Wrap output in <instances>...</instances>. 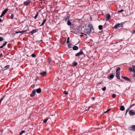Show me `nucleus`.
Masks as SVG:
<instances>
[{"label": "nucleus", "instance_id": "nucleus-1", "mask_svg": "<svg viewBox=\"0 0 135 135\" xmlns=\"http://www.w3.org/2000/svg\"><path fill=\"white\" fill-rule=\"evenodd\" d=\"M120 70V68H118L116 70V77L118 79H120V71H119Z\"/></svg>", "mask_w": 135, "mask_h": 135}, {"label": "nucleus", "instance_id": "nucleus-2", "mask_svg": "<svg viewBox=\"0 0 135 135\" xmlns=\"http://www.w3.org/2000/svg\"><path fill=\"white\" fill-rule=\"evenodd\" d=\"M91 31L90 29L88 28L87 29H85L84 31V33H83V34L86 35H89L90 33V32Z\"/></svg>", "mask_w": 135, "mask_h": 135}, {"label": "nucleus", "instance_id": "nucleus-3", "mask_svg": "<svg viewBox=\"0 0 135 135\" xmlns=\"http://www.w3.org/2000/svg\"><path fill=\"white\" fill-rule=\"evenodd\" d=\"M123 23L122 22L121 23H118L117 24L115 25L114 26V28L115 29L117 28L118 27H123Z\"/></svg>", "mask_w": 135, "mask_h": 135}, {"label": "nucleus", "instance_id": "nucleus-4", "mask_svg": "<svg viewBox=\"0 0 135 135\" xmlns=\"http://www.w3.org/2000/svg\"><path fill=\"white\" fill-rule=\"evenodd\" d=\"M31 2V0H27L26 1L24 2L23 3L25 6H27L30 4Z\"/></svg>", "mask_w": 135, "mask_h": 135}, {"label": "nucleus", "instance_id": "nucleus-5", "mask_svg": "<svg viewBox=\"0 0 135 135\" xmlns=\"http://www.w3.org/2000/svg\"><path fill=\"white\" fill-rule=\"evenodd\" d=\"M128 129L130 131H135V125H132L128 127Z\"/></svg>", "mask_w": 135, "mask_h": 135}, {"label": "nucleus", "instance_id": "nucleus-6", "mask_svg": "<svg viewBox=\"0 0 135 135\" xmlns=\"http://www.w3.org/2000/svg\"><path fill=\"white\" fill-rule=\"evenodd\" d=\"M83 54L84 53L83 51L82 50H81L79 52H78L75 54V56H79Z\"/></svg>", "mask_w": 135, "mask_h": 135}, {"label": "nucleus", "instance_id": "nucleus-7", "mask_svg": "<svg viewBox=\"0 0 135 135\" xmlns=\"http://www.w3.org/2000/svg\"><path fill=\"white\" fill-rule=\"evenodd\" d=\"M122 78H123V79H125L127 81H129L130 82H131V79H130L129 78H128L127 77L122 76Z\"/></svg>", "mask_w": 135, "mask_h": 135}, {"label": "nucleus", "instance_id": "nucleus-8", "mask_svg": "<svg viewBox=\"0 0 135 135\" xmlns=\"http://www.w3.org/2000/svg\"><path fill=\"white\" fill-rule=\"evenodd\" d=\"M36 92V89H34L32 91L31 93L30 94V96L32 97L35 96Z\"/></svg>", "mask_w": 135, "mask_h": 135}, {"label": "nucleus", "instance_id": "nucleus-9", "mask_svg": "<svg viewBox=\"0 0 135 135\" xmlns=\"http://www.w3.org/2000/svg\"><path fill=\"white\" fill-rule=\"evenodd\" d=\"M111 18L110 15L109 14H108L106 15V21H108Z\"/></svg>", "mask_w": 135, "mask_h": 135}, {"label": "nucleus", "instance_id": "nucleus-10", "mask_svg": "<svg viewBox=\"0 0 135 135\" xmlns=\"http://www.w3.org/2000/svg\"><path fill=\"white\" fill-rule=\"evenodd\" d=\"M129 113L130 115H133L135 114V112H133L132 111L129 110Z\"/></svg>", "mask_w": 135, "mask_h": 135}, {"label": "nucleus", "instance_id": "nucleus-11", "mask_svg": "<svg viewBox=\"0 0 135 135\" xmlns=\"http://www.w3.org/2000/svg\"><path fill=\"white\" fill-rule=\"evenodd\" d=\"M41 90L40 88H38L36 90V91L38 93H40L41 92Z\"/></svg>", "mask_w": 135, "mask_h": 135}, {"label": "nucleus", "instance_id": "nucleus-12", "mask_svg": "<svg viewBox=\"0 0 135 135\" xmlns=\"http://www.w3.org/2000/svg\"><path fill=\"white\" fill-rule=\"evenodd\" d=\"M8 9V8L5 9L2 12V13L4 15H5L6 13L7 12Z\"/></svg>", "mask_w": 135, "mask_h": 135}, {"label": "nucleus", "instance_id": "nucleus-13", "mask_svg": "<svg viewBox=\"0 0 135 135\" xmlns=\"http://www.w3.org/2000/svg\"><path fill=\"white\" fill-rule=\"evenodd\" d=\"M37 30L36 29H34L32 31L30 32V33H32V34H33V33H36Z\"/></svg>", "mask_w": 135, "mask_h": 135}, {"label": "nucleus", "instance_id": "nucleus-14", "mask_svg": "<svg viewBox=\"0 0 135 135\" xmlns=\"http://www.w3.org/2000/svg\"><path fill=\"white\" fill-rule=\"evenodd\" d=\"M78 49V46H74L73 47V49L74 50H77Z\"/></svg>", "mask_w": 135, "mask_h": 135}, {"label": "nucleus", "instance_id": "nucleus-15", "mask_svg": "<svg viewBox=\"0 0 135 135\" xmlns=\"http://www.w3.org/2000/svg\"><path fill=\"white\" fill-rule=\"evenodd\" d=\"M88 27H89V28H88L89 29H90L91 30H91L93 29V26L91 24H89L88 26Z\"/></svg>", "mask_w": 135, "mask_h": 135}, {"label": "nucleus", "instance_id": "nucleus-16", "mask_svg": "<svg viewBox=\"0 0 135 135\" xmlns=\"http://www.w3.org/2000/svg\"><path fill=\"white\" fill-rule=\"evenodd\" d=\"M46 72H44L40 73V74L41 75L43 76H45L46 75Z\"/></svg>", "mask_w": 135, "mask_h": 135}, {"label": "nucleus", "instance_id": "nucleus-17", "mask_svg": "<svg viewBox=\"0 0 135 135\" xmlns=\"http://www.w3.org/2000/svg\"><path fill=\"white\" fill-rule=\"evenodd\" d=\"M27 31V30H25V31H17V32H16V33H23Z\"/></svg>", "mask_w": 135, "mask_h": 135}, {"label": "nucleus", "instance_id": "nucleus-18", "mask_svg": "<svg viewBox=\"0 0 135 135\" xmlns=\"http://www.w3.org/2000/svg\"><path fill=\"white\" fill-rule=\"evenodd\" d=\"M120 109L121 110L123 111L125 109V108L122 105L120 108Z\"/></svg>", "mask_w": 135, "mask_h": 135}, {"label": "nucleus", "instance_id": "nucleus-19", "mask_svg": "<svg viewBox=\"0 0 135 135\" xmlns=\"http://www.w3.org/2000/svg\"><path fill=\"white\" fill-rule=\"evenodd\" d=\"M46 19H44V21H43V22H42L40 26H43L44 25V23H45L46 22Z\"/></svg>", "mask_w": 135, "mask_h": 135}, {"label": "nucleus", "instance_id": "nucleus-20", "mask_svg": "<svg viewBox=\"0 0 135 135\" xmlns=\"http://www.w3.org/2000/svg\"><path fill=\"white\" fill-rule=\"evenodd\" d=\"M46 19H44V21H43V22H42L40 26H43L44 25V23H45L46 22Z\"/></svg>", "mask_w": 135, "mask_h": 135}, {"label": "nucleus", "instance_id": "nucleus-21", "mask_svg": "<svg viewBox=\"0 0 135 135\" xmlns=\"http://www.w3.org/2000/svg\"><path fill=\"white\" fill-rule=\"evenodd\" d=\"M9 65H8L7 66H6L4 67V68H5L4 69L5 70H6L7 69H9Z\"/></svg>", "mask_w": 135, "mask_h": 135}, {"label": "nucleus", "instance_id": "nucleus-22", "mask_svg": "<svg viewBox=\"0 0 135 135\" xmlns=\"http://www.w3.org/2000/svg\"><path fill=\"white\" fill-rule=\"evenodd\" d=\"M67 24L69 26H70L71 25V23L69 20H68V21Z\"/></svg>", "mask_w": 135, "mask_h": 135}, {"label": "nucleus", "instance_id": "nucleus-23", "mask_svg": "<svg viewBox=\"0 0 135 135\" xmlns=\"http://www.w3.org/2000/svg\"><path fill=\"white\" fill-rule=\"evenodd\" d=\"M114 77V75L113 74H111L109 76V78L110 79H113Z\"/></svg>", "mask_w": 135, "mask_h": 135}, {"label": "nucleus", "instance_id": "nucleus-24", "mask_svg": "<svg viewBox=\"0 0 135 135\" xmlns=\"http://www.w3.org/2000/svg\"><path fill=\"white\" fill-rule=\"evenodd\" d=\"M103 26L102 25H100L98 26V28L99 30H101L102 29Z\"/></svg>", "mask_w": 135, "mask_h": 135}, {"label": "nucleus", "instance_id": "nucleus-25", "mask_svg": "<svg viewBox=\"0 0 135 135\" xmlns=\"http://www.w3.org/2000/svg\"><path fill=\"white\" fill-rule=\"evenodd\" d=\"M129 70L130 72H133V70L132 68L129 67Z\"/></svg>", "mask_w": 135, "mask_h": 135}, {"label": "nucleus", "instance_id": "nucleus-26", "mask_svg": "<svg viewBox=\"0 0 135 135\" xmlns=\"http://www.w3.org/2000/svg\"><path fill=\"white\" fill-rule=\"evenodd\" d=\"M78 64V63L76 62H74L73 64V65L74 66H76Z\"/></svg>", "mask_w": 135, "mask_h": 135}, {"label": "nucleus", "instance_id": "nucleus-27", "mask_svg": "<svg viewBox=\"0 0 135 135\" xmlns=\"http://www.w3.org/2000/svg\"><path fill=\"white\" fill-rule=\"evenodd\" d=\"M38 12H37L35 16L34 17L35 19H36L37 18V17L38 16Z\"/></svg>", "mask_w": 135, "mask_h": 135}, {"label": "nucleus", "instance_id": "nucleus-28", "mask_svg": "<svg viewBox=\"0 0 135 135\" xmlns=\"http://www.w3.org/2000/svg\"><path fill=\"white\" fill-rule=\"evenodd\" d=\"M14 17V15L13 14H11V16H10V18L12 20L13 18Z\"/></svg>", "mask_w": 135, "mask_h": 135}, {"label": "nucleus", "instance_id": "nucleus-29", "mask_svg": "<svg viewBox=\"0 0 135 135\" xmlns=\"http://www.w3.org/2000/svg\"><path fill=\"white\" fill-rule=\"evenodd\" d=\"M25 132V131L24 130L22 131L20 133V135H22V134L24 133Z\"/></svg>", "mask_w": 135, "mask_h": 135}, {"label": "nucleus", "instance_id": "nucleus-30", "mask_svg": "<svg viewBox=\"0 0 135 135\" xmlns=\"http://www.w3.org/2000/svg\"><path fill=\"white\" fill-rule=\"evenodd\" d=\"M70 16L68 15L67 17V18L65 19L66 21H67V20H68L69 18H70Z\"/></svg>", "mask_w": 135, "mask_h": 135}, {"label": "nucleus", "instance_id": "nucleus-31", "mask_svg": "<svg viewBox=\"0 0 135 135\" xmlns=\"http://www.w3.org/2000/svg\"><path fill=\"white\" fill-rule=\"evenodd\" d=\"M69 40H70L69 37H68L67 38V43L68 44L69 43V42H70Z\"/></svg>", "mask_w": 135, "mask_h": 135}, {"label": "nucleus", "instance_id": "nucleus-32", "mask_svg": "<svg viewBox=\"0 0 135 135\" xmlns=\"http://www.w3.org/2000/svg\"><path fill=\"white\" fill-rule=\"evenodd\" d=\"M48 119V118H47V119H45V120H44V121H43L44 123H46L47 122V121Z\"/></svg>", "mask_w": 135, "mask_h": 135}, {"label": "nucleus", "instance_id": "nucleus-33", "mask_svg": "<svg viewBox=\"0 0 135 135\" xmlns=\"http://www.w3.org/2000/svg\"><path fill=\"white\" fill-rule=\"evenodd\" d=\"M129 109H130L129 108H128V109H127V110H126V112L125 114V115H127V112H128V111L129 110Z\"/></svg>", "mask_w": 135, "mask_h": 135}, {"label": "nucleus", "instance_id": "nucleus-34", "mask_svg": "<svg viewBox=\"0 0 135 135\" xmlns=\"http://www.w3.org/2000/svg\"><path fill=\"white\" fill-rule=\"evenodd\" d=\"M3 40V38L1 37H0V41H2Z\"/></svg>", "mask_w": 135, "mask_h": 135}, {"label": "nucleus", "instance_id": "nucleus-35", "mask_svg": "<svg viewBox=\"0 0 135 135\" xmlns=\"http://www.w3.org/2000/svg\"><path fill=\"white\" fill-rule=\"evenodd\" d=\"M116 97V95L115 94H113L112 95V97L113 98H115Z\"/></svg>", "mask_w": 135, "mask_h": 135}, {"label": "nucleus", "instance_id": "nucleus-36", "mask_svg": "<svg viewBox=\"0 0 135 135\" xmlns=\"http://www.w3.org/2000/svg\"><path fill=\"white\" fill-rule=\"evenodd\" d=\"M120 41H122V40H119L118 41H114V42H115V43L116 44H117L119 42H120Z\"/></svg>", "mask_w": 135, "mask_h": 135}, {"label": "nucleus", "instance_id": "nucleus-37", "mask_svg": "<svg viewBox=\"0 0 135 135\" xmlns=\"http://www.w3.org/2000/svg\"><path fill=\"white\" fill-rule=\"evenodd\" d=\"M135 105V104H132L130 106V107H129V108L130 109L132 107L134 106Z\"/></svg>", "mask_w": 135, "mask_h": 135}, {"label": "nucleus", "instance_id": "nucleus-38", "mask_svg": "<svg viewBox=\"0 0 135 135\" xmlns=\"http://www.w3.org/2000/svg\"><path fill=\"white\" fill-rule=\"evenodd\" d=\"M4 98V96L3 97H2L1 99L0 100V103H1L2 101L3 100Z\"/></svg>", "mask_w": 135, "mask_h": 135}, {"label": "nucleus", "instance_id": "nucleus-39", "mask_svg": "<svg viewBox=\"0 0 135 135\" xmlns=\"http://www.w3.org/2000/svg\"><path fill=\"white\" fill-rule=\"evenodd\" d=\"M71 45H72V44H70L68 45V47H69V48H71Z\"/></svg>", "mask_w": 135, "mask_h": 135}, {"label": "nucleus", "instance_id": "nucleus-40", "mask_svg": "<svg viewBox=\"0 0 135 135\" xmlns=\"http://www.w3.org/2000/svg\"><path fill=\"white\" fill-rule=\"evenodd\" d=\"M31 56L32 57H36V55L34 54H32L31 55Z\"/></svg>", "mask_w": 135, "mask_h": 135}, {"label": "nucleus", "instance_id": "nucleus-41", "mask_svg": "<svg viewBox=\"0 0 135 135\" xmlns=\"http://www.w3.org/2000/svg\"><path fill=\"white\" fill-rule=\"evenodd\" d=\"M64 94L67 95L68 94V93L66 91H64L63 92Z\"/></svg>", "mask_w": 135, "mask_h": 135}, {"label": "nucleus", "instance_id": "nucleus-42", "mask_svg": "<svg viewBox=\"0 0 135 135\" xmlns=\"http://www.w3.org/2000/svg\"><path fill=\"white\" fill-rule=\"evenodd\" d=\"M7 42H5V43H4L3 44V46H4H4H6V44H7Z\"/></svg>", "mask_w": 135, "mask_h": 135}, {"label": "nucleus", "instance_id": "nucleus-43", "mask_svg": "<svg viewBox=\"0 0 135 135\" xmlns=\"http://www.w3.org/2000/svg\"><path fill=\"white\" fill-rule=\"evenodd\" d=\"M110 110V109H108L107 111L104 112V113H106L109 112Z\"/></svg>", "mask_w": 135, "mask_h": 135}, {"label": "nucleus", "instance_id": "nucleus-44", "mask_svg": "<svg viewBox=\"0 0 135 135\" xmlns=\"http://www.w3.org/2000/svg\"><path fill=\"white\" fill-rule=\"evenodd\" d=\"M106 89V88L105 87H104L102 89V90L103 91H105V90Z\"/></svg>", "mask_w": 135, "mask_h": 135}, {"label": "nucleus", "instance_id": "nucleus-45", "mask_svg": "<svg viewBox=\"0 0 135 135\" xmlns=\"http://www.w3.org/2000/svg\"><path fill=\"white\" fill-rule=\"evenodd\" d=\"M124 11V10L123 9H121L118 11V12H122Z\"/></svg>", "mask_w": 135, "mask_h": 135}, {"label": "nucleus", "instance_id": "nucleus-46", "mask_svg": "<svg viewBox=\"0 0 135 135\" xmlns=\"http://www.w3.org/2000/svg\"><path fill=\"white\" fill-rule=\"evenodd\" d=\"M35 87V85H32L31 86V87L32 88H34Z\"/></svg>", "mask_w": 135, "mask_h": 135}, {"label": "nucleus", "instance_id": "nucleus-47", "mask_svg": "<svg viewBox=\"0 0 135 135\" xmlns=\"http://www.w3.org/2000/svg\"><path fill=\"white\" fill-rule=\"evenodd\" d=\"M4 15L2 13L0 17H2Z\"/></svg>", "mask_w": 135, "mask_h": 135}, {"label": "nucleus", "instance_id": "nucleus-48", "mask_svg": "<svg viewBox=\"0 0 135 135\" xmlns=\"http://www.w3.org/2000/svg\"><path fill=\"white\" fill-rule=\"evenodd\" d=\"M91 98L93 100H95V97H91Z\"/></svg>", "mask_w": 135, "mask_h": 135}, {"label": "nucleus", "instance_id": "nucleus-49", "mask_svg": "<svg viewBox=\"0 0 135 135\" xmlns=\"http://www.w3.org/2000/svg\"><path fill=\"white\" fill-rule=\"evenodd\" d=\"M132 33H135V29L132 32Z\"/></svg>", "mask_w": 135, "mask_h": 135}, {"label": "nucleus", "instance_id": "nucleus-50", "mask_svg": "<svg viewBox=\"0 0 135 135\" xmlns=\"http://www.w3.org/2000/svg\"><path fill=\"white\" fill-rule=\"evenodd\" d=\"M3 47H4V46H3V45H2L0 47V48L2 49V48H3Z\"/></svg>", "mask_w": 135, "mask_h": 135}, {"label": "nucleus", "instance_id": "nucleus-51", "mask_svg": "<svg viewBox=\"0 0 135 135\" xmlns=\"http://www.w3.org/2000/svg\"><path fill=\"white\" fill-rule=\"evenodd\" d=\"M92 107V106H90L89 107V108H88V110H89V109L91 107Z\"/></svg>", "mask_w": 135, "mask_h": 135}, {"label": "nucleus", "instance_id": "nucleus-52", "mask_svg": "<svg viewBox=\"0 0 135 135\" xmlns=\"http://www.w3.org/2000/svg\"><path fill=\"white\" fill-rule=\"evenodd\" d=\"M2 54L1 53V54H0V57H1L2 56Z\"/></svg>", "mask_w": 135, "mask_h": 135}, {"label": "nucleus", "instance_id": "nucleus-53", "mask_svg": "<svg viewBox=\"0 0 135 135\" xmlns=\"http://www.w3.org/2000/svg\"><path fill=\"white\" fill-rule=\"evenodd\" d=\"M2 20L0 18V22H2Z\"/></svg>", "mask_w": 135, "mask_h": 135}, {"label": "nucleus", "instance_id": "nucleus-54", "mask_svg": "<svg viewBox=\"0 0 135 135\" xmlns=\"http://www.w3.org/2000/svg\"><path fill=\"white\" fill-rule=\"evenodd\" d=\"M114 41H113V43H114V44H115V42H114Z\"/></svg>", "mask_w": 135, "mask_h": 135}, {"label": "nucleus", "instance_id": "nucleus-55", "mask_svg": "<svg viewBox=\"0 0 135 135\" xmlns=\"http://www.w3.org/2000/svg\"><path fill=\"white\" fill-rule=\"evenodd\" d=\"M66 38H65V41H64V42H66Z\"/></svg>", "mask_w": 135, "mask_h": 135}, {"label": "nucleus", "instance_id": "nucleus-56", "mask_svg": "<svg viewBox=\"0 0 135 135\" xmlns=\"http://www.w3.org/2000/svg\"><path fill=\"white\" fill-rule=\"evenodd\" d=\"M48 62H49V63H50V60H49V61H48Z\"/></svg>", "mask_w": 135, "mask_h": 135}, {"label": "nucleus", "instance_id": "nucleus-57", "mask_svg": "<svg viewBox=\"0 0 135 135\" xmlns=\"http://www.w3.org/2000/svg\"><path fill=\"white\" fill-rule=\"evenodd\" d=\"M65 42H64L62 43V45H64Z\"/></svg>", "mask_w": 135, "mask_h": 135}, {"label": "nucleus", "instance_id": "nucleus-58", "mask_svg": "<svg viewBox=\"0 0 135 135\" xmlns=\"http://www.w3.org/2000/svg\"><path fill=\"white\" fill-rule=\"evenodd\" d=\"M120 81H121V82H123V81L122 80H120Z\"/></svg>", "mask_w": 135, "mask_h": 135}, {"label": "nucleus", "instance_id": "nucleus-59", "mask_svg": "<svg viewBox=\"0 0 135 135\" xmlns=\"http://www.w3.org/2000/svg\"><path fill=\"white\" fill-rule=\"evenodd\" d=\"M10 132H11V133H12V131H10Z\"/></svg>", "mask_w": 135, "mask_h": 135}]
</instances>
